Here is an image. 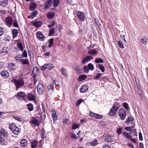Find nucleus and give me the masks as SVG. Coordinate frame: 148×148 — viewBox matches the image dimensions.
I'll return each instance as SVG.
<instances>
[{"mask_svg":"<svg viewBox=\"0 0 148 148\" xmlns=\"http://www.w3.org/2000/svg\"><path fill=\"white\" fill-rule=\"evenodd\" d=\"M12 81L16 87V90H17L19 88L23 86L25 83L22 79H13Z\"/></svg>","mask_w":148,"mask_h":148,"instance_id":"nucleus-1","label":"nucleus"},{"mask_svg":"<svg viewBox=\"0 0 148 148\" xmlns=\"http://www.w3.org/2000/svg\"><path fill=\"white\" fill-rule=\"evenodd\" d=\"M141 41L143 44L145 45L147 42V39L145 36H144L141 38Z\"/></svg>","mask_w":148,"mask_h":148,"instance_id":"nucleus-26","label":"nucleus"},{"mask_svg":"<svg viewBox=\"0 0 148 148\" xmlns=\"http://www.w3.org/2000/svg\"><path fill=\"white\" fill-rule=\"evenodd\" d=\"M8 133L7 131L4 130L0 131V141L3 142L4 140L3 137H6L8 136Z\"/></svg>","mask_w":148,"mask_h":148,"instance_id":"nucleus-8","label":"nucleus"},{"mask_svg":"<svg viewBox=\"0 0 148 148\" xmlns=\"http://www.w3.org/2000/svg\"><path fill=\"white\" fill-rule=\"evenodd\" d=\"M98 143V140L96 139L91 141L90 143V144L93 146L96 145Z\"/></svg>","mask_w":148,"mask_h":148,"instance_id":"nucleus-36","label":"nucleus"},{"mask_svg":"<svg viewBox=\"0 0 148 148\" xmlns=\"http://www.w3.org/2000/svg\"><path fill=\"white\" fill-rule=\"evenodd\" d=\"M102 117L103 116L101 115L98 114H96L94 117L96 119H101L102 118Z\"/></svg>","mask_w":148,"mask_h":148,"instance_id":"nucleus-60","label":"nucleus"},{"mask_svg":"<svg viewBox=\"0 0 148 148\" xmlns=\"http://www.w3.org/2000/svg\"><path fill=\"white\" fill-rule=\"evenodd\" d=\"M54 16V14L52 12H49L47 14V17L50 19L52 18Z\"/></svg>","mask_w":148,"mask_h":148,"instance_id":"nucleus-38","label":"nucleus"},{"mask_svg":"<svg viewBox=\"0 0 148 148\" xmlns=\"http://www.w3.org/2000/svg\"><path fill=\"white\" fill-rule=\"evenodd\" d=\"M79 127V125H78L76 123H73L72 125V129L73 130H75L77 128H78Z\"/></svg>","mask_w":148,"mask_h":148,"instance_id":"nucleus-41","label":"nucleus"},{"mask_svg":"<svg viewBox=\"0 0 148 148\" xmlns=\"http://www.w3.org/2000/svg\"><path fill=\"white\" fill-rule=\"evenodd\" d=\"M36 7V4L35 3H33L31 4L29 6L30 10L31 11H33L34 10Z\"/></svg>","mask_w":148,"mask_h":148,"instance_id":"nucleus-30","label":"nucleus"},{"mask_svg":"<svg viewBox=\"0 0 148 148\" xmlns=\"http://www.w3.org/2000/svg\"><path fill=\"white\" fill-rule=\"evenodd\" d=\"M26 95L25 93L22 91H19L18 92L16 95V97L17 99H24L26 97Z\"/></svg>","mask_w":148,"mask_h":148,"instance_id":"nucleus-10","label":"nucleus"},{"mask_svg":"<svg viewBox=\"0 0 148 148\" xmlns=\"http://www.w3.org/2000/svg\"><path fill=\"white\" fill-rule=\"evenodd\" d=\"M13 117L16 120L18 121H22L21 119L18 116H14Z\"/></svg>","mask_w":148,"mask_h":148,"instance_id":"nucleus-57","label":"nucleus"},{"mask_svg":"<svg viewBox=\"0 0 148 148\" xmlns=\"http://www.w3.org/2000/svg\"><path fill=\"white\" fill-rule=\"evenodd\" d=\"M88 89V86L87 85H84L82 86L80 89L81 93H84L87 92Z\"/></svg>","mask_w":148,"mask_h":148,"instance_id":"nucleus-15","label":"nucleus"},{"mask_svg":"<svg viewBox=\"0 0 148 148\" xmlns=\"http://www.w3.org/2000/svg\"><path fill=\"white\" fill-rule=\"evenodd\" d=\"M118 44L119 46V47L122 49H123L124 48V47L123 44L120 41H118Z\"/></svg>","mask_w":148,"mask_h":148,"instance_id":"nucleus-63","label":"nucleus"},{"mask_svg":"<svg viewBox=\"0 0 148 148\" xmlns=\"http://www.w3.org/2000/svg\"><path fill=\"white\" fill-rule=\"evenodd\" d=\"M32 148H36L37 146V143L36 141H34L32 142Z\"/></svg>","mask_w":148,"mask_h":148,"instance_id":"nucleus-47","label":"nucleus"},{"mask_svg":"<svg viewBox=\"0 0 148 148\" xmlns=\"http://www.w3.org/2000/svg\"><path fill=\"white\" fill-rule=\"evenodd\" d=\"M18 33V30L16 29H13L12 31V33L13 35V37L15 38L16 37Z\"/></svg>","mask_w":148,"mask_h":148,"instance_id":"nucleus-31","label":"nucleus"},{"mask_svg":"<svg viewBox=\"0 0 148 148\" xmlns=\"http://www.w3.org/2000/svg\"><path fill=\"white\" fill-rule=\"evenodd\" d=\"M54 83L53 82H51L48 86V90L49 91L52 92L54 90Z\"/></svg>","mask_w":148,"mask_h":148,"instance_id":"nucleus-19","label":"nucleus"},{"mask_svg":"<svg viewBox=\"0 0 148 148\" xmlns=\"http://www.w3.org/2000/svg\"><path fill=\"white\" fill-rule=\"evenodd\" d=\"M5 20L7 25L9 27H10L12 24L13 19L10 16H8L6 18Z\"/></svg>","mask_w":148,"mask_h":148,"instance_id":"nucleus-11","label":"nucleus"},{"mask_svg":"<svg viewBox=\"0 0 148 148\" xmlns=\"http://www.w3.org/2000/svg\"><path fill=\"white\" fill-rule=\"evenodd\" d=\"M123 136L126 138L128 139H131V136L130 135H129L128 133L126 132H124L123 133Z\"/></svg>","mask_w":148,"mask_h":148,"instance_id":"nucleus-37","label":"nucleus"},{"mask_svg":"<svg viewBox=\"0 0 148 148\" xmlns=\"http://www.w3.org/2000/svg\"><path fill=\"white\" fill-rule=\"evenodd\" d=\"M119 104L118 102H115L114 103V105L112 107H115L117 108V110H118L119 107Z\"/></svg>","mask_w":148,"mask_h":148,"instance_id":"nucleus-59","label":"nucleus"},{"mask_svg":"<svg viewBox=\"0 0 148 148\" xmlns=\"http://www.w3.org/2000/svg\"><path fill=\"white\" fill-rule=\"evenodd\" d=\"M77 16L79 19L83 22L84 21L85 19V16L83 13L80 11H78L77 13Z\"/></svg>","mask_w":148,"mask_h":148,"instance_id":"nucleus-6","label":"nucleus"},{"mask_svg":"<svg viewBox=\"0 0 148 148\" xmlns=\"http://www.w3.org/2000/svg\"><path fill=\"white\" fill-rule=\"evenodd\" d=\"M105 140L106 142H110L113 141L114 139L111 135L108 134L105 137Z\"/></svg>","mask_w":148,"mask_h":148,"instance_id":"nucleus-12","label":"nucleus"},{"mask_svg":"<svg viewBox=\"0 0 148 148\" xmlns=\"http://www.w3.org/2000/svg\"><path fill=\"white\" fill-rule=\"evenodd\" d=\"M1 76L5 78H7L9 77L8 73L6 71H3L1 72Z\"/></svg>","mask_w":148,"mask_h":148,"instance_id":"nucleus-21","label":"nucleus"},{"mask_svg":"<svg viewBox=\"0 0 148 148\" xmlns=\"http://www.w3.org/2000/svg\"><path fill=\"white\" fill-rule=\"evenodd\" d=\"M61 72L62 74L66 76V71L64 68H62L61 69Z\"/></svg>","mask_w":148,"mask_h":148,"instance_id":"nucleus-51","label":"nucleus"},{"mask_svg":"<svg viewBox=\"0 0 148 148\" xmlns=\"http://www.w3.org/2000/svg\"><path fill=\"white\" fill-rule=\"evenodd\" d=\"M37 14V12L36 11H35L34 12H32L30 16H28L29 18H31L32 19L34 18V17H35L36 15Z\"/></svg>","mask_w":148,"mask_h":148,"instance_id":"nucleus-25","label":"nucleus"},{"mask_svg":"<svg viewBox=\"0 0 148 148\" xmlns=\"http://www.w3.org/2000/svg\"><path fill=\"white\" fill-rule=\"evenodd\" d=\"M27 53L26 50H25L24 51L22 54V57L23 58H26L27 57Z\"/></svg>","mask_w":148,"mask_h":148,"instance_id":"nucleus-49","label":"nucleus"},{"mask_svg":"<svg viewBox=\"0 0 148 148\" xmlns=\"http://www.w3.org/2000/svg\"><path fill=\"white\" fill-rule=\"evenodd\" d=\"M122 127H120L118 128L117 130V132L118 134L119 135L121 133L122 130L123 129Z\"/></svg>","mask_w":148,"mask_h":148,"instance_id":"nucleus-56","label":"nucleus"},{"mask_svg":"<svg viewBox=\"0 0 148 148\" xmlns=\"http://www.w3.org/2000/svg\"><path fill=\"white\" fill-rule=\"evenodd\" d=\"M22 146L24 147L27 145V141L25 139H23L21 141Z\"/></svg>","mask_w":148,"mask_h":148,"instance_id":"nucleus-34","label":"nucleus"},{"mask_svg":"<svg viewBox=\"0 0 148 148\" xmlns=\"http://www.w3.org/2000/svg\"><path fill=\"white\" fill-rule=\"evenodd\" d=\"M52 116L54 120H56L57 119V116L55 112H53L52 114Z\"/></svg>","mask_w":148,"mask_h":148,"instance_id":"nucleus-50","label":"nucleus"},{"mask_svg":"<svg viewBox=\"0 0 148 148\" xmlns=\"http://www.w3.org/2000/svg\"><path fill=\"white\" fill-rule=\"evenodd\" d=\"M123 107L127 110L129 108L128 104L126 102H124L123 103Z\"/></svg>","mask_w":148,"mask_h":148,"instance_id":"nucleus-53","label":"nucleus"},{"mask_svg":"<svg viewBox=\"0 0 148 148\" xmlns=\"http://www.w3.org/2000/svg\"><path fill=\"white\" fill-rule=\"evenodd\" d=\"M52 1L49 0L46 2L44 5V9L45 10L49 8L51 5Z\"/></svg>","mask_w":148,"mask_h":148,"instance_id":"nucleus-14","label":"nucleus"},{"mask_svg":"<svg viewBox=\"0 0 148 148\" xmlns=\"http://www.w3.org/2000/svg\"><path fill=\"white\" fill-rule=\"evenodd\" d=\"M89 54L94 55L96 54L97 53V50L94 49L89 50L88 52Z\"/></svg>","mask_w":148,"mask_h":148,"instance_id":"nucleus-28","label":"nucleus"},{"mask_svg":"<svg viewBox=\"0 0 148 148\" xmlns=\"http://www.w3.org/2000/svg\"><path fill=\"white\" fill-rule=\"evenodd\" d=\"M17 47L20 49L21 51H23V47L22 44L21 42H19L17 43Z\"/></svg>","mask_w":148,"mask_h":148,"instance_id":"nucleus-46","label":"nucleus"},{"mask_svg":"<svg viewBox=\"0 0 148 148\" xmlns=\"http://www.w3.org/2000/svg\"><path fill=\"white\" fill-rule=\"evenodd\" d=\"M13 26V27H18V22H17L16 19L14 20V21Z\"/></svg>","mask_w":148,"mask_h":148,"instance_id":"nucleus-48","label":"nucleus"},{"mask_svg":"<svg viewBox=\"0 0 148 148\" xmlns=\"http://www.w3.org/2000/svg\"><path fill=\"white\" fill-rule=\"evenodd\" d=\"M48 42H49V45H48V47L50 48L52 47L53 43V38H51L50 39L48 40Z\"/></svg>","mask_w":148,"mask_h":148,"instance_id":"nucleus-39","label":"nucleus"},{"mask_svg":"<svg viewBox=\"0 0 148 148\" xmlns=\"http://www.w3.org/2000/svg\"><path fill=\"white\" fill-rule=\"evenodd\" d=\"M20 61L23 64H28L29 62L28 59H21L20 60Z\"/></svg>","mask_w":148,"mask_h":148,"instance_id":"nucleus-22","label":"nucleus"},{"mask_svg":"<svg viewBox=\"0 0 148 148\" xmlns=\"http://www.w3.org/2000/svg\"><path fill=\"white\" fill-rule=\"evenodd\" d=\"M69 120L66 119H65L63 120V123L65 124H67L69 123Z\"/></svg>","mask_w":148,"mask_h":148,"instance_id":"nucleus-64","label":"nucleus"},{"mask_svg":"<svg viewBox=\"0 0 148 148\" xmlns=\"http://www.w3.org/2000/svg\"><path fill=\"white\" fill-rule=\"evenodd\" d=\"M36 35L37 38L41 41H44L46 38V37L40 32L38 31L36 33Z\"/></svg>","mask_w":148,"mask_h":148,"instance_id":"nucleus-5","label":"nucleus"},{"mask_svg":"<svg viewBox=\"0 0 148 148\" xmlns=\"http://www.w3.org/2000/svg\"><path fill=\"white\" fill-rule=\"evenodd\" d=\"M27 98L30 100H34L36 99L35 95L31 93L27 94Z\"/></svg>","mask_w":148,"mask_h":148,"instance_id":"nucleus-17","label":"nucleus"},{"mask_svg":"<svg viewBox=\"0 0 148 148\" xmlns=\"http://www.w3.org/2000/svg\"><path fill=\"white\" fill-rule=\"evenodd\" d=\"M95 61L96 63H101L103 62V60L101 58H96L95 59Z\"/></svg>","mask_w":148,"mask_h":148,"instance_id":"nucleus-35","label":"nucleus"},{"mask_svg":"<svg viewBox=\"0 0 148 148\" xmlns=\"http://www.w3.org/2000/svg\"><path fill=\"white\" fill-rule=\"evenodd\" d=\"M9 128L13 133L15 134H18L20 132L19 128L16 126L14 123H11L9 126Z\"/></svg>","mask_w":148,"mask_h":148,"instance_id":"nucleus-2","label":"nucleus"},{"mask_svg":"<svg viewBox=\"0 0 148 148\" xmlns=\"http://www.w3.org/2000/svg\"><path fill=\"white\" fill-rule=\"evenodd\" d=\"M88 67L89 69L91 71L94 69V67L92 63H89L88 65Z\"/></svg>","mask_w":148,"mask_h":148,"instance_id":"nucleus-42","label":"nucleus"},{"mask_svg":"<svg viewBox=\"0 0 148 148\" xmlns=\"http://www.w3.org/2000/svg\"><path fill=\"white\" fill-rule=\"evenodd\" d=\"M33 70V73H36L40 71L38 68L36 66H34V67Z\"/></svg>","mask_w":148,"mask_h":148,"instance_id":"nucleus-45","label":"nucleus"},{"mask_svg":"<svg viewBox=\"0 0 148 148\" xmlns=\"http://www.w3.org/2000/svg\"><path fill=\"white\" fill-rule=\"evenodd\" d=\"M83 101V100L82 99H79L77 102V105H79Z\"/></svg>","mask_w":148,"mask_h":148,"instance_id":"nucleus-61","label":"nucleus"},{"mask_svg":"<svg viewBox=\"0 0 148 148\" xmlns=\"http://www.w3.org/2000/svg\"><path fill=\"white\" fill-rule=\"evenodd\" d=\"M93 58L91 56H87L84 58L82 62V63L84 64L87 62L88 61L92 59Z\"/></svg>","mask_w":148,"mask_h":148,"instance_id":"nucleus-16","label":"nucleus"},{"mask_svg":"<svg viewBox=\"0 0 148 148\" xmlns=\"http://www.w3.org/2000/svg\"><path fill=\"white\" fill-rule=\"evenodd\" d=\"M83 69L84 70V72L85 73H88L89 71V69L88 66L87 67L86 66H84V67Z\"/></svg>","mask_w":148,"mask_h":148,"instance_id":"nucleus-54","label":"nucleus"},{"mask_svg":"<svg viewBox=\"0 0 148 148\" xmlns=\"http://www.w3.org/2000/svg\"><path fill=\"white\" fill-rule=\"evenodd\" d=\"M53 6L56 7L58 6L60 3V0H53Z\"/></svg>","mask_w":148,"mask_h":148,"instance_id":"nucleus-33","label":"nucleus"},{"mask_svg":"<svg viewBox=\"0 0 148 148\" xmlns=\"http://www.w3.org/2000/svg\"><path fill=\"white\" fill-rule=\"evenodd\" d=\"M134 126H132L129 127H125V129L127 131H129L130 133H132L134 132V130L132 129V128H134Z\"/></svg>","mask_w":148,"mask_h":148,"instance_id":"nucleus-27","label":"nucleus"},{"mask_svg":"<svg viewBox=\"0 0 148 148\" xmlns=\"http://www.w3.org/2000/svg\"><path fill=\"white\" fill-rule=\"evenodd\" d=\"M53 67L54 66L52 64H45L41 67V69L42 71H44L47 69L51 70L53 68Z\"/></svg>","mask_w":148,"mask_h":148,"instance_id":"nucleus-4","label":"nucleus"},{"mask_svg":"<svg viewBox=\"0 0 148 148\" xmlns=\"http://www.w3.org/2000/svg\"><path fill=\"white\" fill-rule=\"evenodd\" d=\"M15 66V64L13 63H10L8 65V67L10 68V69H11L12 67H14Z\"/></svg>","mask_w":148,"mask_h":148,"instance_id":"nucleus-55","label":"nucleus"},{"mask_svg":"<svg viewBox=\"0 0 148 148\" xmlns=\"http://www.w3.org/2000/svg\"><path fill=\"white\" fill-rule=\"evenodd\" d=\"M119 115L121 120H124L126 116L125 110L124 109H122L119 110Z\"/></svg>","mask_w":148,"mask_h":148,"instance_id":"nucleus-3","label":"nucleus"},{"mask_svg":"<svg viewBox=\"0 0 148 148\" xmlns=\"http://www.w3.org/2000/svg\"><path fill=\"white\" fill-rule=\"evenodd\" d=\"M37 90L39 94H42L43 93L44 91V88L42 84H39L38 85Z\"/></svg>","mask_w":148,"mask_h":148,"instance_id":"nucleus-9","label":"nucleus"},{"mask_svg":"<svg viewBox=\"0 0 148 148\" xmlns=\"http://www.w3.org/2000/svg\"><path fill=\"white\" fill-rule=\"evenodd\" d=\"M71 137L72 138L75 139H77L78 138V137L74 134H72Z\"/></svg>","mask_w":148,"mask_h":148,"instance_id":"nucleus-62","label":"nucleus"},{"mask_svg":"<svg viewBox=\"0 0 148 148\" xmlns=\"http://www.w3.org/2000/svg\"><path fill=\"white\" fill-rule=\"evenodd\" d=\"M31 124H33L34 126H37L39 125V122L38 120H37L35 117H32L31 118L30 121Z\"/></svg>","mask_w":148,"mask_h":148,"instance_id":"nucleus-7","label":"nucleus"},{"mask_svg":"<svg viewBox=\"0 0 148 148\" xmlns=\"http://www.w3.org/2000/svg\"><path fill=\"white\" fill-rule=\"evenodd\" d=\"M11 39V38L10 37L8 36H6L4 38V40L6 41H9Z\"/></svg>","mask_w":148,"mask_h":148,"instance_id":"nucleus-52","label":"nucleus"},{"mask_svg":"<svg viewBox=\"0 0 148 148\" xmlns=\"http://www.w3.org/2000/svg\"><path fill=\"white\" fill-rule=\"evenodd\" d=\"M74 70L75 71L77 74H79L81 73V68L77 65H75Z\"/></svg>","mask_w":148,"mask_h":148,"instance_id":"nucleus-20","label":"nucleus"},{"mask_svg":"<svg viewBox=\"0 0 148 148\" xmlns=\"http://www.w3.org/2000/svg\"><path fill=\"white\" fill-rule=\"evenodd\" d=\"M101 73H98L94 77V78L96 79H98L101 77Z\"/></svg>","mask_w":148,"mask_h":148,"instance_id":"nucleus-58","label":"nucleus"},{"mask_svg":"<svg viewBox=\"0 0 148 148\" xmlns=\"http://www.w3.org/2000/svg\"><path fill=\"white\" fill-rule=\"evenodd\" d=\"M55 33V30L54 28H51L49 31V36H52Z\"/></svg>","mask_w":148,"mask_h":148,"instance_id":"nucleus-40","label":"nucleus"},{"mask_svg":"<svg viewBox=\"0 0 148 148\" xmlns=\"http://www.w3.org/2000/svg\"><path fill=\"white\" fill-rule=\"evenodd\" d=\"M8 48L7 47H4L2 49L1 52V54L2 55H4L8 53Z\"/></svg>","mask_w":148,"mask_h":148,"instance_id":"nucleus-18","label":"nucleus"},{"mask_svg":"<svg viewBox=\"0 0 148 148\" xmlns=\"http://www.w3.org/2000/svg\"><path fill=\"white\" fill-rule=\"evenodd\" d=\"M33 25L35 27H38L42 25V23L41 21H38L34 22L33 23Z\"/></svg>","mask_w":148,"mask_h":148,"instance_id":"nucleus-23","label":"nucleus"},{"mask_svg":"<svg viewBox=\"0 0 148 148\" xmlns=\"http://www.w3.org/2000/svg\"><path fill=\"white\" fill-rule=\"evenodd\" d=\"M27 109L29 111H31L33 110V105L31 103H29L27 104Z\"/></svg>","mask_w":148,"mask_h":148,"instance_id":"nucleus-32","label":"nucleus"},{"mask_svg":"<svg viewBox=\"0 0 148 148\" xmlns=\"http://www.w3.org/2000/svg\"><path fill=\"white\" fill-rule=\"evenodd\" d=\"M133 121V117L129 116L126 120L125 123L127 124H128L130 123H132Z\"/></svg>","mask_w":148,"mask_h":148,"instance_id":"nucleus-24","label":"nucleus"},{"mask_svg":"<svg viewBox=\"0 0 148 148\" xmlns=\"http://www.w3.org/2000/svg\"><path fill=\"white\" fill-rule=\"evenodd\" d=\"M117 108L115 107H112V108L110 109L109 114L111 116H113L114 115L117 111Z\"/></svg>","mask_w":148,"mask_h":148,"instance_id":"nucleus-13","label":"nucleus"},{"mask_svg":"<svg viewBox=\"0 0 148 148\" xmlns=\"http://www.w3.org/2000/svg\"><path fill=\"white\" fill-rule=\"evenodd\" d=\"M98 66L99 67L100 69L101 70L102 72H104L105 71V69L104 66H103L101 64H99Z\"/></svg>","mask_w":148,"mask_h":148,"instance_id":"nucleus-44","label":"nucleus"},{"mask_svg":"<svg viewBox=\"0 0 148 148\" xmlns=\"http://www.w3.org/2000/svg\"><path fill=\"white\" fill-rule=\"evenodd\" d=\"M95 21V23L96 24V25H97L98 27L99 28L100 27H101V25L99 23V21L98 19L97 18H95L94 19Z\"/></svg>","mask_w":148,"mask_h":148,"instance_id":"nucleus-43","label":"nucleus"},{"mask_svg":"<svg viewBox=\"0 0 148 148\" xmlns=\"http://www.w3.org/2000/svg\"><path fill=\"white\" fill-rule=\"evenodd\" d=\"M87 77V76L85 75H81L79 76L78 78V80L79 82H81L83 80L86 79Z\"/></svg>","mask_w":148,"mask_h":148,"instance_id":"nucleus-29","label":"nucleus"}]
</instances>
